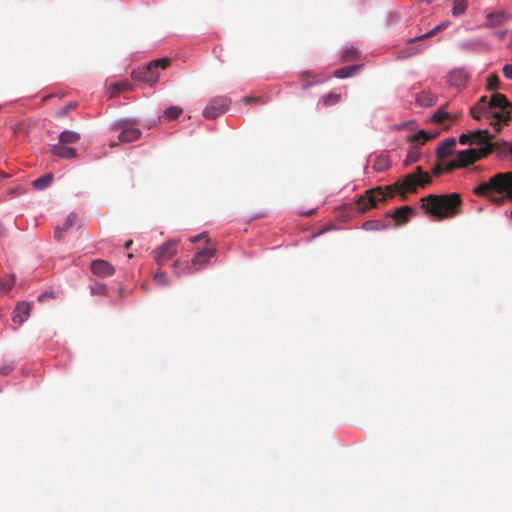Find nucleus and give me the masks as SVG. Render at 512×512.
Here are the masks:
<instances>
[{"label":"nucleus","instance_id":"obj_1","mask_svg":"<svg viewBox=\"0 0 512 512\" xmlns=\"http://www.w3.org/2000/svg\"><path fill=\"white\" fill-rule=\"evenodd\" d=\"M431 183V177L427 172L417 167L414 173L405 175L402 179L396 181L393 185L386 187H376L367 190L364 195L356 201V209L360 212L376 207L378 202L385 201L388 197H393L396 192L400 193L402 198L406 193H414L418 186L425 187Z\"/></svg>","mask_w":512,"mask_h":512},{"label":"nucleus","instance_id":"obj_2","mask_svg":"<svg viewBox=\"0 0 512 512\" xmlns=\"http://www.w3.org/2000/svg\"><path fill=\"white\" fill-rule=\"evenodd\" d=\"M477 196L487 197L496 205L512 200V172L497 173L473 190Z\"/></svg>","mask_w":512,"mask_h":512},{"label":"nucleus","instance_id":"obj_3","mask_svg":"<svg viewBox=\"0 0 512 512\" xmlns=\"http://www.w3.org/2000/svg\"><path fill=\"white\" fill-rule=\"evenodd\" d=\"M422 208L435 219L442 220L458 215L461 211L462 199L459 194H430L421 199Z\"/></svg>","mask_w":512,"mask_h":512},{"label":"nucleus","instance_id":"obj_4","mask_svg":"<svg viewBox=\"0 0 512 512\" xmlns=\"http://www.w3.org/2000/svg\"><path fill=\"white\" fill-rule=\"evenodd\" d=\"M171 64L169 58L156 59L147 65L138 67L131 72V78L138 82H143L150 87L154 86L159 80V69H166Z\"/></svg>","mask_w":512,"mask_h":512},{"label":"nucleus","instance_id":"obj_5","mask_svg":"<svg viewBox=\"0 0 512 512\" xmlns=\"http://www.w3.org/2000/svg\"><path fill=\"white\" fill-rule=\"evenodd\" d=\"M492 104L496 105L497 111L494 113V120L490 121V125L496 132L502 128V123L507 124L512 120V103H510L506 96L500 93L492 95Z\"/></svg>","mask_w":512,"mask_h":512},{"label":"nucleus","instance_id":"obj_6","mask_svg":"<svg viewBox=\"0 0 512 512\" xmlns=\"http://www.w3.org/2000/svg\"><path fill=\"white\" fill-rule=\"evenodd\" d=\"M230 104L231 100L225 96L214 97L203 110V116L207 119H215L225 113Z\"/></svg>","mask_w":512,"mask_h":512},{"label":"nucleus","instance_id":"obj_7","mask_svg":"<svg viewBox=\"0 0 512 512\" xmlns=\"http://www.w3.org/2000/svg\"><path fill=\"white\" fill-rule=\"evenodd\" d=\"M496 105L492 104V98L488 101L487 96H482L478 103L473 106L470 110V114L473 118L479 120L482 115L488 114L494 120V113L497 111Z\"/></svg>","mask_w":512,"mask_h":512},{"label":"nucleus","instance_id":"obj_8","mask_svg":"<svg viewBox=\"0 0 512 512\" xmlns=\"http://www.w3.org/2000/svg\"><path fill=\"white\" fill-rule=\"evenodd\" d=\"M177 241H167L153 251L154 260L158 265H163L171 259L177 251Z\"/></svg>","mask_w":512,"mask_h":512},{"label":"nucleus","instance_id":"obj_9","mask_svg":"<svg viewBox=\"0 0 512 512\" xmlns=\"http://www.w3.org/2000/svg\"><path fill=\"white\" fill-rule=\"evenodd\" d=\"M511 19V15L503 10L492 11L486 15L483 24L486 28H497L506 24Z\"/></svg>","mask_w":512,"mask_h":512},{"label":"nucleus","instance_id":"obj_10","mask_svg":"<svg viewBox=\"0 0 512 512\" xmlns=\"http://www.w3.org/2000/svg\"><path fill=\"white\" fill-rule=\"evenodd\" d=\"M92 273L98 277H109L115 273V268L109 262L97 259L90 264Z\"/></svg>","mask_w":512,"mask_h":512},{"label":"nucleus","instance_id":"obj_11","mask_svg":"<svg viewBox=\"0 0 512 512\" xmlns=\"http://www.w3.org/2000/svg\"><path fill=\"white\" fill-rule=\"evenodd\" d=\"M207 246L197 251L191 260L192 265H201L207 263L216 253V248L210 245V240L206 239Z\"/></svg>","mask_w":512,"mask_h":512},{"label":"nucleus","instance_id":"obj_12","mask_svg":"<svg viewBox=\"0 0 512 512\" xmlns=\"http://www.w3.org/2000/svg\"><path fill=\"white\" fill-rule=\"evenodd\" d=\"M414 214V209L410 206H402L397 209L393 213H387L388 218H393L396 225H404L406 224L410 217Z\"/></svg>","mask_w":512,"mask_h":512},{"label":"nucleus","instance_id":"obj_13","mask_svg":"<svg viewBox=\"0 0 512 512\" xmlns=\"http://www.w3.org/2000/svg\"><path fill=\"white\" fill-rule=\"evenodd\" d=\"M31 307L27 302H20L12 313V321L19 325L23 324L30 316Z\"/></svg>","mask_w":512,"mask_h":512},{"label":"nucleus","instance_id":"obj_14","mask_svg":"<svg viewBox=\"0 0 512 512\" xmlns=\"http://www.w3.org/2000/svg\"><path fill=\"white\" fill-rule=\"evenodd\" d=\"M51 153L54 156L63 159H73L77 157V152L74 148L67 147L65 144L58 143L52 146Z\"/></svg>","mask_w":512,"mask_h":512},{"label":"nucleus","instance_id":"obj_15","mask_svg":"<svg viewBox=\"0 0 512 512\" xmlns=\"http://www.w3.org/2000/svg\"><path fill=\"white\" fill-rule=\"evenodd\" d=\"M456 159L460 165V167H466L470 164H473L475 161L479 159L478 153L474 149H467L458 152Z\"/></svg>","mask_w":512,"mask_h":512},{"label":"nucleus","instance_id":"obj_16","mask_svg":"<svg viewBox=\"0 0 512 512\" xmlns=\"http://www.w3.org/2000/svg\"><path fill=\"white\" fill-rule=\"evenodd\" d=\"M141 131L132 126H125L118 135V139L123 143H130L140 138Z\"/></svg>","mask_w":512,"mask_h":512},{"label":"nucleus","instance_id":"obj_17","mask_svg":"<svg viewBox=\"0 0 512 512\" xmlns=\"http://www.w3.org/2000/svg\"><path fill=\"white\" fill-rule=\"evenodd\" d=\"M300 79L302 82V88L307 89L313 85L324 83L328 78L313 75L310 72H303L300 74Z\"/></svg>","mask_w":512,"mask_h":512},{"label":"nucleus","instance_id":"obj_18","mask_svg":"<svg viewBox=\"0 0 512 512\" xmlns=\"http://www.w3.org/2000/svg\"><path fill=\"white\" fill-rule=\"evenodd\" d=\"M456 142L453 138L444 140L436 149L437 157L442 159L452 154Z\"/></svg>","mask_w":512,"mask_h":512},{"label":"nucleus","instance_id":"obj_19","mask_svg":"<svg viewBox=\"0 0 512 512\" xmlns=\"http://www.w3.org/2000/svg\"><path fill=\"white\" fill-rule=\"evenodd\" d=\"M492 136L487 130H478L472 133L471 144L486 145L492 143Z\"/></svg>","mask_w":512,"mask_h":512},{"label":"nucleus","instance_id":"obj_20","mask_svg":"<svg viewBox=\"0 0 512 512\" xmlns=\"http://www.w3.org/2000/svg\"><path fill=\"white\" fill-rule=\"evenodd\" d=\"M76 220H77V215L75 213H70L67 216L64 224L62 226L56 227L55 237L58 240H60L62 238V233L68 231L76 223Z\"/></svg>","mask_w":512,"mask_h":512},{"label":"nucleus","instance_id":"obj_21","mask_svg":"<svg viewBox=\"0 0 512 512\" xmlns=\"http://www.w3.org/2000/svg\"><path fill=\"white\" fill-rule=\"evenodd\" d=\"M361 65H351L336 69L333 72V76L339 79H344L353 76L357 71H359Z\"/></svg>","mask_w":512,"mask_h":512},{"label":"nucleus","instance_id":"obj_22","mask_svg":"<svg viewBox=\"0 0 512 512\" xmlns=\"http://www.w3.org/2000/svg\"><path fill=\"white\" fill-rule=\"evenodd\" d=\"M81 136L79 133L70 131V130H64L59 135V143L62 144H75L80 140Z\"/></svg>","mask_w":512,"mask_h":512},{"label":"nucleus","instance_id":"obj_23","mask_svg":"<svg viewBox=\"0 0 512 512\" xmlns=\"http://www.w3.org/2000/svg\"><path fill=\"white\" fill-rule=\"evenodd\" d=\"M54 179V176L52 173L45 174L37 179H35L32 182L33 188L36 190H43L47 187H49Z\"/></svg>","mask_w":512,"mask_h":512},{"label":"nucleus","instance_id":"obj_24","mask_svg":"<svg viewBox=\"0 0 512 512\" xmlns=\"http://www.w3.org/2000/svg\"><path fill=\"white\" fill-rule=\"evenodd\" d=\"M434 138V135L427 133L424 130H419L417 133L408 136L407 141L411 143H417L420 145L425 144L428 140Z\"/></svg>","mask_w":512,"mask_h":512},{"label":"nucleus","instance_id":"obj_25","mask_svg":"<svg viewBox=\"0 0 512 512\" xmlns=\"http://www.w3.org/2000/svg\"><path fill=\"white\" fill-rule=\"evenodd\" d=\"M417 102L423 107H430L436 104L437 97L430 92H421L417 97Z\"/></svg>","mask_w":512,"mask_h":512},{"label":"nucleus","instance_id":"obj_26","mask_svg":"<svg viewBox=\"0 0 512 512\" xmlns=\"http://www.w3.org/2000/svg\"><path fill=\"white\" fill-rule=\"evenodd\" d=\"M468 8V0H452L451 13L457 17L465 13Z\"/></svg>","mask_w":512,"mask_h":512},{"label":"nucleus","instance_id":"obj_27","mask_svg":"<svg viewBox=\"0 0 512 512\" xmlns=\"http://www.w3.org/2000/svg\"><path fill=\"white\" fill-rule=\"evenodd\" d=\"M341 99H342L341 94L331 92V93L323 95L321 98V102H322L323 106L330 107V106H334V105L338 104L341 101Z\"/></svg>","mask_w":512,"mask_h":512},{"label":"nucleus","instance_id":"obj_28","mask_svg":"<svg viewBox=\"0 0 512 512\" xmlns=\"http://www.w3.org/2000/svg\"><path fill=\"white\" fill-rule=\"evenodd\" d=\"M389 226L388 223L381 220H370L363 223V229L367 231L371 230H384Z\"/></svg>","mask_w":512,"mask_h":512},{"label":"nucleus","instance_id":"obj_29","mask_svg":"<svg viewBox=\"0 0 512 512\" xmlns=\"http://www.w3.org/2000/svg\"><path fill=\"white\" fill-rule=\"evenodd\" d=\"M446 105L440 107L432 116V121L438 124L443 123L445 120L451 119L450 113L446 111Z\"/></svg>","mask_w":512,"mask_h":512},{"label":"nucleus","instance_id":"obj_30","mask_svg":"<svg viewBox=\"0 0 512 512\" xmlns=\"http://www.w3.org/2000/svg\"><path fill=\"white\" fill-rule=\"evenodd\" d=\"M111 96H116L122 91H129L132 89V84L128 81L117 82L111 85Z\"/></svg>","mask_w":512,"mask_h":512},{"label":"nucleus","instance_id":"obj_31","mask_svg":"<svg viewBox=\"0 0 512 512\" xmlns=\"http://www.w3.org/2000/svg\"><path fill=\"white\" fill-rule=\"evenodd\" d=\"M358 50L354 46H347L343 49L342 57L345 61H352L356 59Z\"/></svg>","mask_w":512,"mask_h":512},{"label":"nucleus","instance_id":"obj_32","mask_svg":"<svg viewBox=\"0 0 512 512\" xmlns=\"http://www.w3.org/2000/svg\"><path fill=\"white\" fill-rule=\"evenodd\" d=\"M107 286L103 283H94L93 285H91L90 287V292L92 295H103V296H106L107 295Z\"/></svg>","mask_w":512,"mask_h":512},{"label":"nucleus","instance_id":"obj_33","mask_svg":"<svg viewBox=\"0 0 512 512\" xmlns=\"http://www.w3.org/2000/svg\"><path fill=\"white\" fill-rule=\"evenodd\" d=\"M15 282V279L13 276H8L4 279L0 280V290L4 292H8L11 290Z\"/></svg>","mask_w":512,"mask_h":512},{"label":"nucleus","instance_id":"obj_34","mask_svg":"<svg viewBox=\"0 0 512 512\" xmlns=\"http://www.w3.org/2000/svg\"><path fill=\"white\" fill-rule=\"evenodd\" d=\"M481 147L476 150L480 158L486 157L487 155L491 154L493 152V146L492 143L486 144V145H480Z\"/></svg>","mask_w":512,"mask_h":512},{"label":"nucleus","instance_id":"obj_35","mask_svg":"<svg viewBox=\"0 0 512 512\" xmlns=\"http://www.w3.org/2000/svg\"><path fill=\"white\" fill-rule=\"evenodd\" d=\"M181 113L182 109L175 106H171L165 111V114L169 119H176Z\"/></svg>","mask_w":512,"mask_h":512},{"label":"nucleus","instance_id":"obj_36","mask_svg":"<svg viewBox=\"0 0 512 512\" xmlns=\"http://www.w3.org/2000/svg\"><path fill=\"white\" fill-rule=\"evenodd\" d=\"M439 31H442V28L440 27V25H437L436 27H434L432 30H430L429 32L423 34V35H420L418 37H415L414 39H412L411 41H416V40H423V39H426V38H429V37H432L434 35H436Z\"/></svg>","mask_w":512,"mask_h":512},{"label":"nucleus","instance_id":"obj_37","mask_svg":"<svg viewBox=\"0 0 512 512\" xmlns=\"http://www.w3.org/2000/svg\"><path fill=\"white\" fill-rule=\"evenodd\" d=\"M499 84V78L497 75H490L487 79V89L496 90Z\"/></svg>","mask_w":512,"mask_h":512},{"label":"nucleus","instance_id":"obj_38","mask_svg":"<svg viewBox=\"0 0 512 512\" xmlns=\"http://www.w3.org/2000/svg\"><path fill=\"white\" fill-rule=\"evenodd\" d=\"M153 278L160 285H167L169 283L165 272H157Z\"/></svg>","mask_w":512,"mask_h":512},{"label":"nucleus","instance_id":"obj_39","mask_svg":"<svg viewBox=\"0 0 512 512\" xmlns=\"http://www.w3.org/2000/svg\"><path fill=\"white\" fill-rule=\"evenodd\" d=\"M77 107V103L75 102H70L69 104H67L66 106L62 107L59 111H58V115L59 116H65L67 115L71 110H74L75 108Z\"/></svg>","mask_w":512,"mask_h":512},{"label":"nucleus","instance_id":"obj_40","mask_svg":"<svg viewBox=\"0 0 512 512\" xmlns=\"http://www.w3.org/2000/svg\"><path fill=\"white\" fill-rule=\"evenodd\" d=\"M420 158V154L416 151H409L408 152V155H407V158L405 160V164L406 165H409V164H412V163H415L419 160Z\"/></svg>","mask_w":512,"mask_h":512},{"label":"nucleus","instance_id":"obj_41","mask_svg":"<svg viewBox=\"0 0 512 512\" xmlns=\"http://www.w3.org/2000/svg\"><path fill=\"white\" fill-rule=\"evenodd\" d=\"M388 167V161L385 158L378 159L375 163V168L377 171H383Z\"/></svg>","mask_w":512,"mask_h":512},{"label":"nucleus","instance_id":"obj_42","mask_svg":"<svg viewBox=\"0 0 512 512\" xmlns=\"http://www.w3.org/2000/svg\"><path fill=\"white\" fill-rule=\"evenodd\" d=\"M456 168H461L459 163H458V161H457V159L446 163V165L444 167V171L451 172V171H453Z\"/></svg>","mask_w":512,"mask_h":512},{"label":"nucleus","instance_id":"obj_43","mask_svg":"<svg viewBox=\"0 0 512 512\" xmlns=\"http://www.w3.org/2000/svg\"><path fill=\"white\" fill-rule=\"evenodd\" d=\"M14 370V365L12 363H6V364H3L1 367H0V373L3 374V375H8L9 373H11L12 371Z\"/></svg>","mask_w":512,"mask_h":512},{"label":"nucleus","instance_id":"obj_44","mask_svg":"<svg viewBox=\"0 0 512 512\" xmlns=\"http://www.w3.org/2000/svg\"><path fill=\"white\" fill-rule=\"evenodd\" d=\"M56 296L54 292H45L38 297L39 302H44L48 299H54Z\"/></svg>","mask_w":512,"mask_h":512},{"label":"nucleus","instance_id":"obj_45","mask_svg":"<svg viewBox=\"0 0 512 512\" xmlns=\"http://www.w3.org/2000/svg\"><path fill=\"white\" fill-rule=\"evenodd\" d=\"M503 74L507 79L512 80V65H505L503 67Z\"/></svg>","mask_w":512,"mask_h":512},{"label":"nucleus","instance_id":"obj_46","mask_svg":"<svg viewBox=\"0 0 512 512\" xmlns=\"http://www.w3.org/2000/svg\"><path fill=\"white\" fill-rule=\"evenodd\" d=\"M471 139H472V134L470 135H467V134H462L459 138V142L462 144V145H465V144H471Z\"/></svg>","mask_w":512,"mask_h":512},{"label":"nucleus","instance_id":"obj_47","mask_svg":"<svg viewBox=\"0 0 512 512\" xmlns=\"http://www.w3.org/2000/svg\"><path fill=\"white\" fill-rule=\"evenodd\" d=\"M508 34L507 30H500L493 32V35L497 37L499 40H504Z\"/></svg>","mask_w":512,"mask_h":512},{"label":"nucleus","instance_id":"obj_48","mask_svg":"<svg viewBox=\"0 0 512 512\" xmlns=\"http://www.w3.org/2000/svg\"><path fill=\"white\" fill-rule=\"evenodd\" d=\"M206 237H207L206 232H203L201 234H198L196 236L191 237L190 238V242L195 243V242H198V241H200L202 239H207Z\"/></svg>","mask_w":512,"mask_h":512},{"label":"nucleus","instance_id":"obj_49","mask_svg":"<svg viewBox=\"0 0 512 512\" xmlns=\"http://www.w3.org/2000/svg\"><path fill=\"white\" fill-rule=\"evenodd\" d=\"M444 171V168L441 166V165H436L433 169H432V173L435 175V176H439L442 174V172Z\"/></svg>","mask_w":512,"mask_h":512},{"label":"nucleus","instance_id":"obj_50","mask_svg":"<svg viewBox=\"0 0 512 512\" xmlns=\"http://www.w3.org/2000/svg\"><path fill=\"white\" fill-rule=\"evenodd\" d=\"M258 100H259L258 98H253V97H244V98H243V101H244L245 103H247V104H248V103H250V102H252V101H258Z\"/></svg>","mask_w":512,"mask_h":512},{"label":"nucleus","instance_id":"obj_51","mask_svg":"<svg viewBox=\"0 0 512 512\" xmlns=\"http://www.w3.org/2000/svg\"><path fill=\"white\" fill-rule=\"evenodd\" d=\"M439 25H440V27L442 28V30H444L445 28H447V27H448L449 23H448V22H442V23H440Z\"/></svg>","mask_w":512,"mask_h":512},{"label":"nucleus","instance_id":"obj_52","mask_svg":"<svg viewBox=\"0 0 512 512\" xmlns=\"http://www.w3.org/2000/svg\"><path fill=\"white\" fill-rule=\"evenodd\" d=\"M5 235V230L3 226L0 224V239Z\"/></svg>","mask_w":512,"mask_h":512},{"label":"nucleus","instance_id":"obj_53","mask_svg":"<svg viewBox=\"0 0 512 512\" xmlns=\"http://www.w3.org/2000/svg\"><path fill=\"white\" fill-rule=\"evenodd\" d=\"M132 245V240H129L125 243L124 247L128 249Z\"/></svg>","mask_w":512,"mask_h":512},{"label":"nucleus","instance_id":"obj_54","mask_svg":"<svg viewBox=\"0 0 512 512\" xmlns=\"http://www.w3.org/2000/svg\"><path fill=\"white\" fill-rule=\"evenodd\" d=\"M186 269H187L186 273H192L194 271V270L191 269L190 266H187Z\"/></svg>","mask_w":512,"mask_h":512},{"label":"nucleus","instance_id":"obj_55","mask_svg":"<svg viewBox=\"0 0 512 512\" xmlns=\"http://www.w3.org/2000/svg\"><path fill=\"white\" fill-rule=\"evenodd\" d=\"M507 47H508L509 49H512V40L509 42V44L507 45Z\"/></svg>","mask_w":512,"mask_h":512},{"label":"nucleus","instance_id":"obj_56","mask_svg":"<svg viewBox=\"0 0 512 512\" xmlns=\"http://www.w3.org/2000/svg\"><path fill=\"white\" fill-rule=\"evenodd\" d=\"M457 75L461 76V72L454 73L452 76H457Z\"/></svg>","mask_w":512,"mask_h":512},{"label":"nucleus","instance_id":"obj_57","mask_svg":"<svg viewBox=\"0 0 512 512\" xmlns=\"http://www.w3.org/2000/svg\"><path fill=\"white\" fill-rule=\"evenodd\" d=\"M120 295L123 294V289L121 288L120 291H119Z\"/></svg>","mask_w":512,"mask_h":512},{"label":"nucleus","instance_id":"obj_58","mask_svg":"<svg viewBox=\"0 0 512 512\" xmlns=\"http://www.w3.org/2000/svg\"><path fill=\"white\" fill-rule=\"evenodd\" d=\"M510 217H511V219H512V210H511V212H510Z\"/></svg>","mask_w":512,"mask_h":512}]
</instances>
